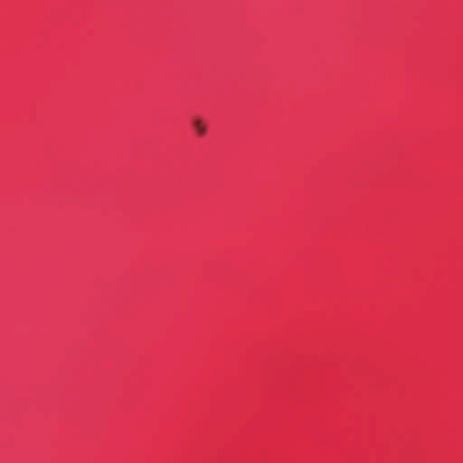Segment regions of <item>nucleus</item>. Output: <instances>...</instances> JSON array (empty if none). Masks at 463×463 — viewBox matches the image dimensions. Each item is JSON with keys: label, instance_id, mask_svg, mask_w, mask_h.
<instances>
[{"label": "nucleus", "instance_id": "f257e3e1", "mask_svg": "<svg viewBox=\"0 0 463 463\" xmlns=\"http://www.w3.org/2000/svg\"><path fill=\"white\" fill-rule=\"evenodd\" d=\"M192 125L198 137H203L207 133V124L200 117H195L192 120Z\"/></svg>", "mask_w": 463, "mask_h": 463}]
</instances>
